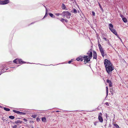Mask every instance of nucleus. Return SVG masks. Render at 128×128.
I'll list each match as a JSON object with an SVG mask.
<instances>
[{
  "mask_svg": "<svg viewBox=\"0 0 128 128\" xmlns=\"http://www.w3.org/2000/svg\"><path fill=\"white\" fill-rule=\"evenodd\" d=\"M106 70L108 74H111L112 72L114 70V67L112 65L108 66L105 67Z\"/></svg>",
  "mask_w": 128,
  "mask_h": 128,
  "instance_id": "obj_1",
  "label": "nucleus"
},
{
  "mask_svg": "<svg viewBox=\"0 0 128 128\" xmlns=\"http://www.w3.org/2000/svg\"><path fill=\"white\" fill-rule=\"evenodd\" d=\"M62 14L64 16H66L67 18H70L71 15V14L68 11H64L63 12Z\"/></svg>",
  "mask_w": 128,
  "mask_h": 128,
  "instance_id": "obj_2",
  "label": "nucleus"
},
{
  "mask_svg": "<svg viewBox=\"0 0 128 128\" xmlns=\"http://www.w3.org/2000/svg\"><path fill=\"white\" fill-rule=\"evenodd\" d=\"M104 62L105 67L108 66L112 65L110 60H108L106 59L104 60Z\"/></svg>",
  "mask_w": 128,
  "mask_h": 128,
  "instance_id": "obj_3",
  "label": "nucleus"
},
{
  "mask_svg": "<svg viewBox=\"0 0 128 128\" xmlns=\"http://www.w3.org/2000/svg\"><path fill=\"white\" fill-rule=\"evenodd\" d=\"M98 46L99 47V50L102 56L104 57L105 56L104 53V50L102 48L101 45L100 44L98 43Z\"/></svg>",
  "mask_w": 128,
  "mask_h": 128,
  "instance_id": "obj_4",
  "label": "nucleus"
},
{
  "mask_svg": "<svg viewBox=\"0 0 128 128\" xmlns=\"http://www.w3.org/2000/svg\"><path fill=\"white\" fill-rule=\"evenodd\" d=\"M13 62L14 63L17 64H24L26 62H25L22 61L21 59H16L14 60Z\"/></svg>",
  "mask_w": 128,
  "mask_h": 128,
  "instance_id": "obj_5",
  "label": "nucleus"
},
{
  "mask_svg": "<svg viewBox=\"0 0 128 128\" xmlns=\"http://www.w3.org/2000/svg\"><path fill=\"white\" fill-rule=\"evenodd\" d=\"M9 2V0H4L2 1L0 0V4L3 5L6 4Z\"/></svg>",
  "mask_w": 128,
  "mask_h": 128,
  "instance_id": "obj_6",
  "label": "nucleus"
},
{
  "mask_svg": "<svg viewBox=\"0 0 128 128\" xmlns=\"http://www.w3.org/2000/svg\"><path fill=\"white\" fill-rule=\"evenodd\" d=\"M102 114L100 112L98 114V118L100 121L102 122L103 121V119L102 118Z\"/></svg>",
  "mask_w": 128,
  "mask_h": 128,
  "instance_id": "obj_7",
  "label": "nucleus"
},
{
  "mask_svg": "<svg viewBox=\"0 0 128 128\" xmlns=\"http://www.w3.org/2000/svg\"><path fill=\"white\" fill-rule=\"evenodd\" d=\"M87 54L88 55V57L90 59H91L92 56V51H89L87 53Z\"/></svg>",
  "mask_w": 128,
  "mask_h": 128,
  "instance_id": "obj_8",
  "label": "nucleus"
},
{
  "mask_svg": "<svg viewBox=\"0 0 128 128\" xmlns=\"http://www.w3.org/2000/svg\"><path fill=\"white\" fill-rule=\"evenodd\" d=\"M110 30L117 37L118 36V34L117 33L115 30L114 29H111L110 28Z\"/></svg>",
  "mask_w": 128,
  "mask_h": 128,
  "instance_id": "obj_9",
  "label": "nucleus"
},
{
  "mask_svg": "<svg viewBox=\"0 0 128 128\" xmlns=\"http://www.w3.org/2000/svg\"><path fill=\"white\" fill-rule=\"evenodd\" d=\"M90 59L89 57H88V56H86V58H84V62H86L85 63L86 64V62H88L90 60Z\"/></svg>",
  "mask_w": 128,
  "mask_h": 128,
  "instance_id": "obj_10",
  "label": "nucleus"
},
{
  "mask_svg": "<svg viewBox=\"0 0 128 128\" xmlns=\"http://www.w3.org/2000/svg\"><path fill=\"white\" fill-rule=\"evenodd\" d=\"M76 60L77 61H82L83 60V59L82 58V56H79L78 58H77L76 59Z\"/></svg>",
  "mask_w": 128,
  "mask_h": 128,
  "instance_id": "obj_11",
  "label": "nucleus"
},
{
  "mask_svg": "<svg viewBox=\"0 0 128 128\" xmlns=\"http://www.w3.org/2000/svg\"><path fill=\"white\" fill-rule=\"evenodd\" d=\"M22 122L20 120H18L15 122V123L16 124H21Z\"/></svg>",
  "mask_w": 128,
  "mask_h": 128,
  "instance_id": "obj_12",
  "label": "nucleus"
},
{
  "mask_svg": "<svg viewBox=\"0 0 128 128\" xmlns=\"http://www.w3.org/2000/svg\"><path fill=\"white\" fill-rule=\"evenodd\" d=\"M62 8L63 10H66V7L64 4L63 3L62 4Z\"/></svg>",
  "mask_w": 128,
  "mask_h": 128,
  "instance_id": "obj_13",
  "label": "nucleus"
},
{
  "mask_svg": "<svg viewBox=\"0 0 128 128\" xmlns=\"http://www.w3.org/2000/svg\"><path fill=\"white\" fill-rule=\"evenodd\" d=\"M72 12L76 14L77 13V10L76 9L74 8L72 11Z\"/></svg>",
  "mask_w": 128,
  "mask_h": 128,
  "instance_id": "obj_14",
  "label": "nucleus"
},
{
  "mask_svg": "<svg viewBox=\"0 0 128 128\" xmlns=\"http://www.w3.org/2000/svg\"><path fill=\"white\" fill-rule=\"evenodd\" d=\"M109 28L110 30V28L111 29H113V26L112 24H109Z\"/></svg>",
  "mask_w": 128,
  "mask_h": 128,
  "instance_id": "obj_15",
  "label": "nucleus"
},
{
  "mask_svg": "<svg viewBox=\"0 0 128 128\" xmlns=\"http://www.w3.org/2000/svg\"><path fill=\"white\" fill-rule=\"evenodd\" d=\"M42 120L43 122H46V118L45 117H42Z\"/></svg>",
  "mask_w": 128,
  "mask_h": 128,
  "instance_id": "obj_16",
  "label": "nucleus"
},
{
  "mask_svg": "<svg viewBox=\"0 0 128 128\" xmlns=\"http://www.w3.org/2000/svg\"><path fill=\"white\" fill-rule=\"evenodd\" d=\"M13 112H15V113H16V114H20V111H17V110H13Z\"/></svg>",
  "mask_w": 128,
  "mask_h": 128,
  "instance_id": "obj_17",
  "label": "nucleus"
},
{
  "mask_svg": "<svg viewBox=\"0 0 128 128\" xmlns=\"http://www.w3.org/2000/svg\"><path fill=\"white\" fill-rule=\"evenodd\" d=\"M122 20L123 22L125 23H126L127 22V20L126 18H122Z\"/></svg>",
  "mask_w": 128,
  "mask_h": 128,
  "instance_id": "obj_18",
  "label": "nucleus"
},
{
  "mask_svg": "<svg viewBox=\"0 0 128 128\" xmlns=\"http://www.w3.org/2000/svg\"><path fill=\"white\" fill-rule=\"evenodd\" d=\"M49 15L52 18H55V16L52 13L49 12Z\"/></svg>",
  "mask_w": 128,
  "mask_h": 128,
  "instance_id": "obj_19",
  "label": "nucleus"
},
{
  "mask_svg": "<svg viewBox=\"0 0 128 128\" xmlns=\"http://www.w3.org/2000/svg\"><path fill=\"white\" fill-rule=\"evenodd\" d=\"M46 8V14H45L44 16V17L43 18V19L44 18L46 17L47 16H48V14H47V12L48 11V10H47V9Z\"/></svg>",
  "mask_w": 128,
  "mask_h": 128,
  "instance_id": "obj_20",
  "label": "nucleus"
},
{
  "mask_svg": "<svg viewBox=\"0 0 128 128\" xmlns=\"http://www.w3.org/2000/svg\"><path fill=\"white\" fill-rule=\"evenodd\" d=\"M4 110L7 111H9L10 110L9 108H7L5 107H4Z\"/></svg>",
  "mask_w": 128,
  "mask_h": 128,
  "instance_id": "obj_21",
  "label": "nucleus"
},
{
  "mask_svg": "<svg viewBox=\"0 0 128 128\" xmlns=\"http://www.w3.org/2000/svg\"><path fill=\"white\" fill-rule=\"evenodd\" d=\"M108 87L106 86V96H107L108 95Z\"/></svg>",
  "mask_w": 128,
  "mask_h": 128,
  "instance_id": "obj_22",
  "label": "nucleus"
},
{
  "mask_svg": "<svg viewBox=\"0 0 128 128\" xmlns=\"http://www.w3.org/2000/svg\"><path fill=\"white\" fill-rule=\"evenodd\" d=\"M9 118L12 119H14V116H9Z\"/></svg>",
  "mask_w": 128,
  "mask_h": 128,
  "instance_id": "obj_23",
  "label": "nucleus"
},
{
  "mask_svg": "<svg viewBox=\"0 0 128 128\" xmlns=\"http://www.w3.org/2000/svg\"><path fill=\"white\" fill-rule=\"evenodd\" d=\"M26 113L24 112H20V115H25L26 114Z\"/></svg>",
  "mask_w": 128,
  "mask_h": 128,
  "instance_id": "obj_24",
  "label": "nucleus"
},
{
  "mask_svg": "<svg viewBox=\"0 0 128 128\" xmlns=\"http://www.w3.org/2000/svg\"><path fill=\"white\" fill-rule=\"evenodd\" d=\"M110 92L111 94L112 95L113 94L114 92L113 91V90H112V89L110 88Z\"/></svg>",
  "mask_w": 128,
  "mask_h": 128,
  "instance_id": "obj_25",
  "label": "nucleus"
},
{
  "mask_svg": "<svg viewBox=\"0 0 128 128\" xmlns=\"http://www.w3.org/2000/svg\"><path fill=\"white\" fill-rule=\"evenodd\" d=\"M106 82L109 84L111 83H112L111 81V80H110L108 79H107L106 80Z\"/></svg>",
  "mask_w": 128,
  "mask_h": 128,
  "instance_id": "obj_26",
  "label": "nucleus"
},
{
  "mask_svg": "<svg viewBox=\"0 0 128 128\" xmlns=\"http://www.w3.org/2000/svg\"><path fill=\"white\" fill-rule=\"evenodd\" d=\"M114 126L116 128H118L119 127V126L116 124H114Z\"/></svg>",
  "mask_w": 128,
  "mask_h": 128,
  "instance_id": "obj_27",
  "label": "nucleus"
},
{
  "mask_svg": "<svg viewBox=\"0 0 128 128\" xmlns=\"http://www.w3.org/2000/svg\"><path fill=\"white\" fill-rule=\"evenodd\" d=\"M98 4H99V6L100 7V8L101 10H102V11H103V10L102 9V8L101 6L100 5V4L99 3H98Z\"/></svg>",
  "mask_w": 128,
  "mask_h": 128,
  "instance_id": "obj_28",
  "label": "nucleus"
},
{
  "mask_svg": "<svg viewBox=\"0 0 128 128\" xmlns=\"http://www.w3.org/2000/svg\"><path fill=\"white\" fill-rule=\"evenodd\" d=\"M36 114H34L33 115H32V117L33 118H36Z\"/></svg>",
  "mask_w": 128,
  "mask_h": 128,
  "instance_id": "obj_29",
  "label": "nucleus"
},
{
  "mask_svg": "<svg viewBox=\"0 0 128 128\" xmlns=\"http://www.w3.org/2000/svg\"><path fill=\"white\" fill-rule=\"evenodd\" d=\"M93 56H97L96 53L95 51H93Z\"/></svg>",
  "mask_w": 128,
  "mask_h": 128,
  "instance_id": "obj_30",
  "label": "nucleus"
},
{
  "mask_svg": "<svg viewBox=\"0 0 128 128\" xmlns=\"http://www.w3.org/2000/svg\"><path fill=\"white\" fill-rule=\"evenodd\" d=\"M55 15H56L57 16H59L60 15H62V14H61L60 13H56L55 14Z\"/></svg>",
  "mask_w": 128,
  "mask_h": 128,
  "instance_id": "obj_31",
  "label": "nucleus"
},
{
  "mask_svg": "<svg viewBox=\"0 0 128 128\" xmlns=\"http://www.w3.org/2000/svg\"><path fill=\"white\" fill-rule=\"evenodd\" d=\"M120 17L122 18H124V16L122 15V14H120Z\"/></svg>",
  "mask_w": 128,
  "mask_h": 128,
  "instance_id": "obj_32",
  "label": "nucleus"
},
{
  "mask_svg": "<svg viewBox=\"0 0 128 128\" xmlns=\"http://www.w3.org/2000/svg\"><path fill=\"white\" fill-rule=\"evenodd\" d=\"M92 15L93 16H95V12H94L92 11Z\"/></svg>",
  "mask_w": 128,
  "mask_h": 128,
  "instance_id": "obj_33",
  "label": "nucleus"
},
{
  "mask_svg": "<svg viewBox=\"0 0 128 128\" xmlns=\"http://www.w3.org/2000/svg\"><path fill=\"white\" fill-rule=\"evenodd\" d=\"M93 58L96 59L97 58V56H93Z\"/></svg>",
  "mask_w": 128,
  "mask_h": 128,
  "instance_id": "obj_34",
  "label": "nucleus"
},
{
  "mask_svg": "<svg viewBox=\"0 0 128 128\" xmlns=\"http://www.w3.org/2000/svg\"><path fill=\"white\" fill-rule=\"evenodd\" d=\"M86 56H82V58L83 59V60L84 59V58H86Z\"/></svg>",
  "mask_w": 128,
  "mask_h": 128,
  "instance_id": "obj_35",
  "label": "nucleus"
},
{
  "mask_svg": "<svg viewBox=\"0 0 128 128\" xmlns=\"http://www.w3.org/2000/svg\"><path fill=\"white\" fill-rule=\"evenodd\" d=\"M17 127L16 125H15L13 126L12 128H16Z\"/></svg>",
  "mask_w": 128,
  "mask_h": 128,
  "instance_id": "obj_36",
  "label": "nucleus"
},
{
  "mask_svg": "<svg viewBox=\"0 0 128 128\" xmlns=\"http://www.w3.org/2000/svg\"><path fill=\"white\" fill-rule=\"evenodd\" d=\"M103 38V39H104L106 41H108V40L106 38L104 37Z\"/></svg>",
  "mask_w": 128,
  "mask_h": 128,
  "instance_id": "obj_37",
  "label": "nucleus"
},
{
  "mask_svg": "<svg viewBox=\"0 0 128 128\" xmlns=\"http://www.w3.org/2000/svg\"><path fill=\"white\" fill-rule=\"evenodd\" d=\"M108 45H110V46H111L113 47V46H112V45L109 42H108Z\"/></svg>",
  "mask_w": 128,
  "mask_h": 128,
  "instance_id": "obj_38",
  "label": "nucleus"
},
{
  "mask_svg": "<svg viewBox=\"0 0 128 128\" xmlns=\"http://www.w3.org/2000/svg\"><path fill=\"white\" fill-rule=\"evenodd\" d=\"M109 86L111 88L112 87V83L109 84Z\"/></svg>",
  "mask_w": 128,
  "mask_h": 128,
  "instance_id": "obj_39",
  "label": "nucleus"
},
{
  "mask_svg": "<svg viewBox=\"0 0 128 128\" xmlns=\"http://www.w3.org/2000/svg\"><path fill=\"white\" fill-rule=\"evenodd\" d=\"M64 20V19L62 18L61 20H60V21L61 22H63V21Z\"/></svg>",
  "mask_w": 128,
  "mask_h": 128,
  "instance_id": "obj_40",
  "label": "nucleus"
},
{
  "mask_svg": "<svg viewBox=\"0 0 128 128\" xmlns=\"http://www.w3.org/2000/svg\"><path fill=\"white\" fill-rule=\"evenodd\" d=\"M105 104L106 106H108L109 104L108 102H106L105 103Z\"/></svg>",
  "mask_w": 128,
  "mask_h": 128,
  "instance_id": "obj_41",
  "label": "nucleus"
},
{
  "mask_svg": "<svg viewBox=\"0 0 128 128\" xmlns=\"http://www.w3.org/2000/svg\"><path fill=\"white\" fill-rule=\"evenodd\" d=\"M23 120L25 122H27V120L26 119H25V118H24L23 119Z\"/></svg>",
  "mask_w": 128,
  "mask_h": 128,
  "instance_id": "obj_42",
  "label": "nucleus"
},
{
  "mask_svg": "<svg viewBox=\"0 0 128 128\" xmlns=\"http://www.w3.org/2000/svg\"><path fill=\"white\" fill-rule=\"evenodd\" d=\"M97 123V122H94V124L95 126H96V124Z\"/></svg>",
  "mask_w": 128,
  "mask_h": 128,
  "instance_id": "obj_43",
  "label": "nucleus"
},
{
  "mask_svg": "<svg viewBox=\"0 0 128 128\" xmlns=\"http://www.w3.org/2000/svg\"><path fill=\"white\" fill-rule=\"evenodd\" d=\"M36 120H37V121H39L40 120V119H39V118H36Z\"/></svg>",
  "mask_w": 128,
  "mask_h": 128,
  "instance_id": "obj_44",
  "label": "nucleus"
},
{
  "mask_svg": "<svg viewBox=\"0 0 128 128\" xmlns=\"http://www.w3.org/2000/svg\"><path fill=\"white\" fill-rule=\"evenodd\" d=\"M72 62V60H70V61H68V63L69 64H70Z\"/></svg>",
  "mask_w": 128,
  "mask_h": 128,
  "instance_id": "obj_45",
  "label": "nucleus"
},
{
  "mask_svg": "<svg viewBox=\"0 0 128 128\" xmlns=\"http://www.w3.org/2000/svg\"><path fill=\"white\" fill-rule=\"evenodd\" d=\"M6 72V71H4V72H1L0 73V74H2L3 73H4V72Z\"/></svg>",
  "mask_w": 128,
  "mask_h": 128,
  "instance_id": "obj_46",
  "label": "nucleus"
},
{
  "mask_svg": "<svg viewBox=\"0 0 128 128\" xmlns=\"http://www.w3.org/2000/svg\"><path fill=\"white\" fill-rule=\"evenodd\" d=\"M118 38H119V39L120 40L122 41V39L121 38H120L119 36H118Z\"/></svg>",
  "mask_w": 128,
  "mask_h": 128,
  "instance_id": "obj_47",
  "label": "nucleus"
},
{
  "mask_svg": "<svg viewBox=\"0 0 128 128\" xmlns=\"http://www.w3.org/2000/svg\"><path fill=\"white\" fill-rule=\"evenodd\" d=\"M106 118H107L108 117V116H107V114H106Z\"/></svg>",
  "mask_w": 128,
  "mask_h": 128,
  "instance_id": "obj_48",
  "label": "nucleus"
},
{
  "mask_svg": "<svg viewBox=\"0 0 128 128\" xmlns=\"http://www.w3.org/2000/svg\"><path fill=\"white\" fill-rule=\"evenodd\" d=\"M64 21H65L66 22H68V20L66 19H64Z\"/></svg>",
  "mask_w": 128,
  "mask_h": 128,
  "instance_id": "obj_49",
  "label": "nucleus"
},
{
  "mask_svg": "<svg viewBox=\"0 0 128 128\" xmlns=\"http://www.w3.org/2000/svg\"><path fill=\"white\" fill-rule=\"evenodd\" d=\"M60 112V111H59L58 110H57V111H56V112Z\"/></svg>",
  "mask_w": 128,
  "mask_h": 128,
  "instance_id": "obj_50",
  "label": "nucleus"
},
{
  "mask_svg": "<svg viewBox=\"0 0 128 128\" xmlns=\"http://www.w3.org/2000/svg\"><path fill=\"white\" fill-rule=\"evenodd\" d=\"M111 126V125L110 124H109V126L110 127Z\"/></svg>",
  "mask_w": 128,
  "mask_h": 128,
  "instance_id": "obj_51",
  "label": "nucleus"
},
{
  "mask_svg": "<svg viewBox=\"0 0 128 128\" xmlns=\"http://www.w3.org/2000/svg\"><path fill=\"white\" fill-rule=\"evenodd\" d=\"M34 22H32V23L31 24H34Z\"/></svg>",
  "mask_w": 128,
  "mask_h": 128,
  "instance_id": "obj_52",
  "label": "nucleus"
},
{
  "mask_svg": "<svg viewBox=\"0 0 128 128\" xmlns=\"http://www.w3.org/2000/svg\"><path fill=\"white\" fill-rule=\"evenodd\" d=\"M8 68H7V69H6V70H8Z\"/></svg>",
  "mask_w": 128,
  "mask_h": 128,
  "instance_id": "obj_53",
  "label": "nucleus"
},
{
  "mask_svg": "<svg viewBox=\"0 0 128 128\" xmlns=\"http://www.w3.org/2000/svg\"><path fill=\"white\" fill-rule=\"evenodd\" d=\"M73 60V59H72V60H72V61H73V60Z\"/></svg>",
  "mask_w": 128,
  "mask_h": 128,
  "instance_id": "obj_54",
  "label": "nucleus"
},
{
  "mask_svg": "<svg viewBox=\"0 0 128 128\" xmlns=\"http://www.w3.org/2000/svg\"><path fill=\"white\" fill-rule=\"evenodd\" d=\"M104 126H106V124Z\"/></svg>",
  "mask_w": 128,
  "mask_h": 128,
  "instance_id": "obj_55",
  "label": "nucleus"
},
{
  "mask_svg": "<svg viewBox=\"0 0 128 128\" xmlns=\"http://www.w3.org/2000/svg\"><path fill=\"white\" fill-rule=\"evenodd\" d=\"M14 68V67H12V68Z\"/></svg>",
  "mask_w": 128,
  "mask_h": 128,
  "instance_id": "obj_56",
  "label": "nucleus"
},
{
  "mask_svg": "<svg viewBox=\"0 0 128 128\" xmlns=\"http://www.w3.org/2000/svg\"><path fill=\"white\" fill-rule=\"evenodd\" d=\"M9 71H10V70H9Z\"/></svg>",
  "mask_w": 128,
  "mask_h": 128,
  "instance_id": "obj_57",
  "label": "nucleus"
},
{
  "mask_svg": "<svg viewBox=\"0 0 128 128\" xmlns=\"http://www.w3.org/2000/svg\"><path fill=\"white\" fill-rule=\"evenodd\" d=\"M32 128H34L33 127H32Z\"/></svg>",
  "mask_w": 128,
  "mask_h": 128,
  "instance_id": "obj_58",
  "label": "nucleus"
},
{
  "mask_svg": "<svg viewBox=\"0 0 128 128\" xmlns=\"http://www.w3.org/2000/svg\"><path fill=\"white\" fill-rule=\"evenodd\" d=\"M44 6V7H45V6Z\"/></svg>",
  "mask_w": 128,
  "mask_h": 128,
  "instance_id": "obj_59",
  "label": "nucleus"
},
{
  "mask_svg": "<svg viewBox=\"0 0 128 128\" xmlns=\"http://www.w3.org/2000/svg\"><path fill=\"white\" fill-rule=\"evenodd\" d=\"M0 75H1V74H0Z\"/></svg>",
  "mask_w": 128,
  "mask_h": 128,
  "instance_id": "obj_60",
  "label": "nucleus"
}]
</instances>
